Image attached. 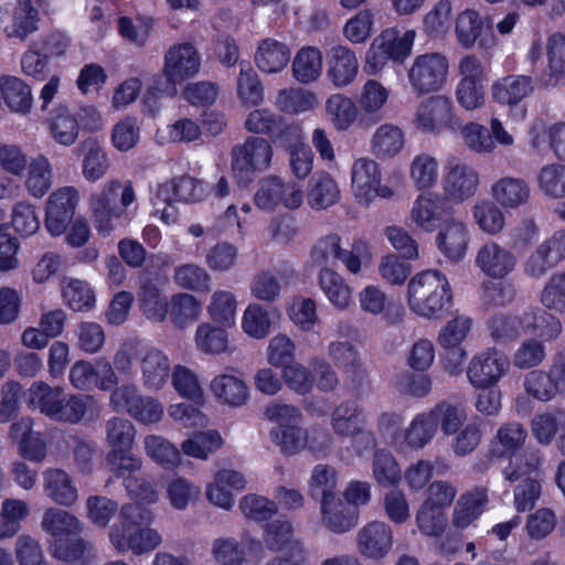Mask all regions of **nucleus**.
I'll return each instance as SVG.
<instances>
[{
    "label": "nucleus",
    "mask_w": 565,
    "mask_h": 565,
    "mask_svg": "<svg viewBox=\"0 0 565 565\" xmlns=\"http://www.w3.org/2000/svg\"><path fill=\"white\" fill-rule=\"evenodd\" d=\"M153 521L154 513L146 507L121 505L117 521L108 531L110 546L119 554L141 556L151 553L163 542L158 530L150 526Z\"/></svg>",
    "instance_id": "nucleus-1"
},
{
    "label": "nucleus",
    "mask_w": 565,
    "mask_h": 565,
    "mask_svg": "<svg viewBox=\"0 0 565 565\" xmlns=\"http://www.w3.org/2000/svg\"><path fill=\"white\" fill-rule=\"evenodd\" d=\"M451 287L438 270H424L415 275L407 286V303L417 316L439 319L450 307Z\"/></svg>",
    "instance_id": "nucleus-2"
},
{
    "label": "nucleus",
    "mask_w": 565,
    "mask_h": 565,
    "mask_svg": "<svg viewBox=\"0 0 565 565\" xmlns=\"http://www.w3.org/2000/svg\"><path fill=\"white\" fill-rule=\"evenodd\" d=\"M89 397L66 394L61 386H50L43 381L34 382L26 394L30 408L39 411L54 422L77 424L86 414Z\"/></svg>",
    "instance_id": "nucleus-3"
},
{
    "label": "nucleus",
    "mask_w": 565,
    "mask_h": 565,
    "mask_svg": "<svg viewBox=\"0 0 565 565\" xmlns=\"http://www.w3.org/2000/svg\"><path fill=\"white\" fill-rule=\"evenodd\" d=\"M136 193L131 182L113 179L89 196V207L97 232L110 235L119 225L126 210L135 202Z\"/></svg>",
    "instance_id": "nucleus-4"
},
{
    "label": "nucleus",
    "mask_w": 565,
    "mask_h": 565,
    "mask_svg": "<svg viewBox=\"0 0 565 565\" xmlns=\"http://www.w3.org/2000/svg\"><path fill=\"white\" fill-rule=\"evenodd\" d=\"M448 68V58L441 53L417 55L406 72L412 92L424 96L440 90L447 81Z\"/></svg>",
    "instance_id": "nucleus-5"
},
{
    "label": "nucleus",
    "mask_w": 565,
    "mask_h": 565,
    "mask_svg": "<svg viewBox=\"0 0 565 565\" xmlns=\"http://www.w3.org/2000/svg\"><path fill=\"white\" fill-rule=\"evenodd\" d=\"M231 157L235 179L241 184H247L255 173L263 172L270 166L273 148L264 138L247 137L243 143L233 147Z\"/></svg>",
    "instance_id": "nucleus-6"
},
{
    "label": "nucleus",
    "mask_w": 565,
    "mask_h": 565,
    "mask_svg": "<svg viewBox=\"0 0 565 565\" xmlns=\"http://www.w3.org/2000/svg\"><path fill=\"white\" fill-rule=\"evenodd\" d=\"M412 124L419 132L435 136L459 127L454 103L445 95L422 100L416 107Z\"/></svg>",
    "instance_id": "nucleus-7"
},
{
    "label": "nucleus",
    "mask_w": 565,
    "mask_h": 565,
    "mask_svg": "<svg viewBox=\"0 0 565 565\" xmlns=\"http://www.w3.org/2000/svg\"><path fill=\"white\" fill-rule=\"evenodd\" d=\"M480 184L478 171L456 156H449L444 164L441 189L444 200L461 204L473 198Z\"/></svg>",
    "instance_id": "nucleus-8"
},
{
    "label": "nucleus",
    "mask_w": 565,
    "mask_h": 565,
    "mask_svg": "<svg viewBox=\"0 0 565 565\" xmlns=\"http://www.w3.org/2000/svg\"><path fill=\"white\" fill-rule=\"evenodd\" d=\"M510 370L507 354L497 348H487L473 355L467 367L469 383L480 390L494 387Z\"/></svg>",
    "instance_id": "nucleus-9"
},
{
    "label": "nucleus",
    "mask_w": 565,
    "mask_h": 565,
    "mask_svg": "<svg viewBox=\"0 0 565 565\" xmlns=\"http://www.w3.org/2000/svg\"><path fill=\"white\" fill-rule=\"evenodd\" d=\"M302 201L301 185L278 177L263 179L254 195L256 206L264 211H274L278 207L296 210Z\"/></svg>",
    "instance_id": "nucleus-10"
},
{
    "label": "nucleus",
    "mask_w": 565,
    "mask_h": 565,
    "mask_svg": "<svg viewBox=\"0 0 565 565\" xmlns=\"http://www.w3.org/2000/svg\"><path fill=\"white\" fill-rule=\"evenodd\" d=\"M201 67V56L195 46L189 42L173 44L164 54L162 72L172 85L171 95L175 94L174 85L195 76Z\"/></svg>",
    "instance_id": "nucleus-11"
},
{
    "label": "nucleus",
    "mask_w": 565,
    "mask_h": 565,
    "mask_svg": "<svg viewBox=\"0 0 565 565\" xmlns=\"http://www.w3.org/2000/svg\"><path fill=\"white\" fill-rule=\"evenodd\" d=\"M518 258L511 249L495 241L488 239L481 244L475 256V266L486 277L502 280L512 274Z\"/></svg>",
    "instance_id": "nucleus-12"
},
{
    "label": "nucleus",
    "mask_w": 565,
    "mask_h": 565,
    "mask_svg": "<svg viewBox=\"0 0 565 565\" xmlns=\"http://www.w3.org/2000/svg\"><path fill=\"white\" fill-rule=\"evenodd\" d=\"M78 200V191L74 186L60 188L49 196L45 227L53 236L64 233L74 216Z\"/></svg>",
    "instance_id": "nucleus-13"
},
{
    "label": "nucleus",
    "mask_w": 565,
    "mask_h": 565,
    "mask_svg": "<svg viewBox=\"0 0 565 565\" xmlns=\"http://www.w3.org/2000/svg\"><path fill=\"white\" fill-rule=\"evenodd\" d=\"M356 541L358 550L363 556L381 559L393 546V531L383 521H372L359 530Z\"/></svg>",
    "instance_id": "nucleus-14"
},
{
    "label": "nucleus",
    "mask_w": 565,
    "mask_h": 565,
    "mask_svg": "<svg viewBox=\"0 0 565 565\" xmlns=\"http://www.w3.org/2000/svg\"><path fill=\"white\" fill-rule=\"evenodd\" d=\"M490 195L504 210H518L529 204L531 186L523 178L503 175L492 182Z\"/></svg>",
    "instance_id": "nucleus-15"
},
{
    "label": "nucleus",
    "mask_w": 565,
    "mask_h": 565,
    "mask_svg": "<svg viewBox=\"0 0 565 565\" xmlns=\"http://www.w3.org/2000/svg\"><path fill=\"white\" fill-rule=\"evenodd\" d=\"M468 242L467 224L455 217L449 218L436 236L437 248L451 263H459L465 258Z\"/></svg>",
    "instance_id": "nucleus-16"
},
{
    "label": "nucleus",
    "mask_w": 565,
    "mask_h": 565,
    "mask_svg": "<svg viewBox=\"0 0 565 565\" xmlns=\"http://www.w3.org/2000/svg\"><path fill=\"white\" fill-rule=\"evenodd\" d=\"M437 433L435 419L430 412L417 414L409 426L393 438V444L397 450L406 451L408 449H422L428 445Z\"/></svg>",
    "instance_id": "nucleus-17"
},
{
    "label": "nucleus",
    "mask_w": 565,
    "mask_h": 565,
    "mask_svg": "<svg viewBox=\"0 0 565 565\" xmlns=\"http://www.w3.org/2000/svg\"><path fill=\"white\" fill-rule=\"evenodd\" d=\"M140 381L145 388L159 391L171 374V363L168 355L158 348L149 345L140 364Z\"/></svg>",
    "instance_id": "nucleus-18"
},
{
    "label": "nucleus",
    "mask_w": 565,
    "mask_h": 565,
    "mask_svg": "<svg viewBox=\"0 0 565 565\" xmlns=\"http://www.w3.org/2000/svg\"><path fill=\"white\" fill-rule=\"evenodd\" d=\"M390 90L380 82L369 79L364 83L358 108L361 110L360 124L367 127L380 122L383 118L381 110L387 103Z\"/></svg>",
    "instance_id": "nucleus-19"
},
{
    "label": "nucleus",
    "mask_w": 565,
    "mask_h": 565,
    "mask_svg": "<svg viewBox=\"0 0 565 565\" xmlns=\"http://www.w3.org/2000/svg\"><path fill=\"white\" fill-rule=\"evenodd\" d=\"M205 195V188L199 180L182 175L160 184L156 198L162 203L201 201Z\"/></svg>",
    "instance_id": "nucleus-20"
},
{
    "label": "nucleus",
    "mask_w": 565,
    "mask_h": 565,
    "mask_svg": "<svg viewBox=\"0 0 565 565\" xmlns=\"http://www.w3.org/2000/svg\"><path fill=\"white\" fill-rule=\"evenodd\" d=\"M10 437L19 441L21 455L31 461H42L46 456L43 435L33 430V419L22 417L10 427Z\"/></svg>",
    "instance_id": "nucleus-21"
},
{
    "label": "nucleus",
    "mask_w": 565,
    "mask_h": 565,
    "mask_svg": "<svg viewBox=\"0 0 565 565\" xmlns=\"http://www.w3.org/2000/svg\"><path fill=\"white\" fill-rule=\"evenodd\" d=\"M365 414L355 402H343L338 405L331 415V427L335 435L341 437H355L364 435L371 438L364 430Z\"/></svg>",
    "instance_id": "nucleus-22"
},
{
    "label": "nucleus",
    "mask_w": 565,
    "mask_h": 565,
    "mask_svg": "<svg viewBox=\"0 0 565 565\" xmlns=\"http://www.w3.org/2000/svg\"><path fill=\"white\" fill-rule=\"evenodd\" d=\"M43 489L47 498L62 507H71L78 500V490L74 480L60 468L44 470Z\"/></svg>",
    "instance_id": "nucleus-23"
},
{
    "label": "nucleus",
    "mask_w": 565,
    "mask_h": 565,
    "mask_svg": "<svg viewBox=\"0 0 565 565\" xmlns=\"http://www.w3.org/2000/svg\"><path fill=\"white\" fill-rule=\"evenodd\" d=\"M380 181V170L374 160L360 158L354 161L351 170V183L353 193L361 203H367L374 198Z\"/></svg>",
    "instance_id": "nucleus-24"
},
{
    "label": "nucleus",
    "mask_w": 565,
    "mask_h": 565,
    "mask_svg": "<svg viewBox=\"0 0 565 565\" xmlns=\"http://www.w3.org/2000/svg\"><path fill=\"white\" fill-rule=\"evenodd\" d=\"M39 20V11L31 0H17L11 18L3 26V32L10 39L24 41L38 30Z\"/></svg>",
    "instance_id": "nucleus-25"
},
{
    "label": "nucleus",
    "mask_w": 565,
    "mask_h": 565,
    "mask_svg": "<svg viewBox=\"0 0 565 565\" xmlns=\"http://www.w3.org/2000/svg\"><path fill=\"white\" fill-rule=\"evenodd\" d=\"M210 390L220 403L232 407L243 406L249 396L244 380L233 373L216 375L210 383Z\"/></svg>",
    "instance_id": "nucleus-26"
},
{
    "label": "nucleus",
    "mask_w": 565,
    "mask_h": 565,
    "mask_svg": "<svg viewBox=\"0 0 565 565\" xmlns=\"http://www.w3.org/2000/svg\"><path fill=\"white\" fill-rule=\"evenodd\" d=\"M358 58L354 52L344 45H337L330 51L328 76L337 87H344L353 82L358 74Z\"/></svg>",
    "instance_id": "nucleus-27"
},
{
    "label": "nucleus",
    "mask_w": 565,
    "mask_h": 565,
    "mask_svg": "<svg viewBox=\"0 0 565 565\" xmlns=\"http://www.w3.org/2000/svg\"><path fill=\"white\" fill-rule=\"evenodd\" d=\"M546 70L539 81L544 86H555L565 78V35L554 33L547 38L545 44Z\"/></svg>",
    "instance_id": "nucleus-28"
},
{
    "label": "nucleus",
    "mask_w": 565,
    "mask_h": 565,
    "mask_svg": "<svg viewBox=\"0 0 565 565\" xmlns=\"http://www.w3.org/2000/svg\"><path fill=\"white\" fill-rule=\"evenodd\" d=\"M320 504L322 523L331 532L345 533L358 524V516L339 495L321 500Z\"/></svg>",
    "instance_id": "nucleus-29"
},
{
    "label": "nucleus",
    "mask_w": 565,
    "mask_h": 565,
    "mask_svg": "<svg viewBox=\"0 0 565 565\" xmlns=\"http://www.w3.org/2000/svg\"><path fill=\"white\" fill-rule=\"evenodd\" d=\"M521 319V330L537 334L546 341L555 340L562 332V323L552 313L535 307L525 309Z\"/></svg>",
    "instance_id": "nucleus-30"
},
{
    "label": "nucleus",
    "mask_w": 565,
    "mask_h": 565,
    "mask_svg": "<svg viewBox=\"0 0 565 565\" xmlns=\"http://www.w3.org/2000/svg\"><path fill=\"white\" fill-rule=\"evenodd\" d=\"M319 287L338 310L344 311L352 305V288L345 279L330 267H322L318 275Z\"/></svg>",
    "instance_id": "nucleus-31"
},
{
    "label": "nucleus",
    "mask_w": 565,
    "mask_h": 565,
    "mask_svg": "<svg viewBox=\"0 0 565 565\" xmlns=\"http://www.w3.org/2000/svg\"><path fill=\"white\" fill-rule=\"evenodd\" d=\"M41 529L53 540H62L63 536H77L83 530V523L73 513L52 507L44 511Z\"/></svg>",
    "instance_id": "nucleus-32"
},
{
    "label": "nucleus",
    "mask_w": 565,
    "mask_h": 565,
    "mask_svg": "<svg viewBox=\"0 0 565 565\" xmlns=\"http://www.w3.org/2000/svg\"><path fill=\"white\" fill-rule=\"evenodd\" d=\"M443 215V202L437 194L427 193L414 201L409 218L422 231L431 233L437 227Z\"/></svg>",
    "instance_id": "nucleus-33"
},
{
    "label": "nucleus",
    "mask_w": 565,
    "mask_h": 565,
    "mask_svg": "<svg viewBox=\"0 0 565 565\" xmlns=\"http://www.w3.org/2000/svg\"><path fill=\"white\" fill-rule=\"evenodd\" d=\"M340 199V190L334 179L327 172H316L308 182L307 200L313 210H324Z\"/></svg>",
    "instance_id": "nucleus-34"
},
{
    "label": "nucleus",
    "mask_w": 565,
    "mask_h": 565,
    "mask_svg": "<svg viewBox=\"0 0 565 565\" xmlns=\"http://www.w3.org/2000/svg\"><path fill=\"white\" fill-rule=\"evenodd\" d=\"M531 434L539 445L550 446L558 431L565 429V408L537 413L530 423Z\"/></svg>",
    "instance_id": "nucleus-35"
},
{
    "label": "nucleus",
    "mask_w": 565,
    "mask_h": 565,
    "mask_svg": "<svg viewBox=\"0 0 565 565\" xmlns=\"http://www.w3.org/2000/svg\"><path fill=\"white\" fill-rule=\"evenodd\" d=\"M289 47L277 40H263L255 53L256 66L264 73L274 74L282 71L290 61Z\"/></svg>",
    "instance_id": "nucleus-36"
},
{
    "label": "nucleus",
    "mask_w": 565,
    "mask_h": 565,
    "mask_svg": "<svg viewBox=\"0 0 565 565\" xmlns=\"http://www.w3.org/2000/svg\"><path fill=\"white\" fill-rule=\"evenodd\" d=\"M138 301L140 310L149 320L163 322L167 319L170 300L150 279L140 284Z\"/></svg>",
    "instance_id": "nucleus-37"
},
{
    "label": "nucleus",
    "mask_w": 565,
    "mask_h": 565,
    "mask_svg": "<svg viewBox=\"0 0 565 565\" xmlns=\"http://www.w3.org/2000/svg\"><path fill=\"white\" fill-rule=\"evenodd\" d=\"M532 79L524 75H509L491 87L492 98L502 105H515L532 92Z\"/></svg>",
    "instance_id": "nucleus-38"
},
{
    "label": "nucleus",
    "mask_w": 565,
    "mask_h": 565,
    "mask_svg": "<svg viewBox=\"0 0 565 565\" xmlns=\"http://www.w3.org/2000/svg\"><path fill=\"white\" fill-rule=\"evenodd\" d=\"M202 306L195 296L188 292L172 295L169 303L168 315L171 323L183 330L199 320Z\"/></svg>",
    "instance_id": "nucleus-39"
},
{
    "label": "nucleus",
    "mask_w": 565,
    "mask_h": 565,
    "mask_svg": "<svg viewBox=\"0 0 565 565\" xmlns=\"http://www.w3.org/2000/svg\"><path fill=\"white\" fill-rule=\"evenodd\" d=\"M173 282L181 289L206 294L212 289V276L196 263H184L174 267Z\"/></svg>",
    "instance_id": "nucleus-40"
},
{
    "label": "nucleus",
    "mask_w": 565,
    "mask_h": 565,
    "mask_svg": "<svg viewBox=\"0 0 565 565\" xmlns=\"http://www.w3.org/2000/svg\"><path fill=\"white\" fill-rule=\"evenodd\" d=\"M276 108L286 114H301L316 109L319 98L312 90L289 87L280 89L274 102Z\"/></svg>",
    "instance_id": "nucleus-41"
},
{
    "label": "nucleus",
    "mask_w": 565,
    "mask_h": 565,
    "mask_svg": "<svg viewBox=\"0 0 565 565\" xmlns=\"http://www.w3.org/2000/svg\"><path fill=\"white\" fill-rule=\"evenodd\" d=\"M326 114L338 131L348 130L358 119L359 108L352 98L337 93L328 97Z\"/></svg>",
    "instance_id": "nucleus-42"
},
{
    "label": "nucleus",
    "mask_w": 565,
    "mask_h": 565,
    "mask_svg": "<svg viewBox=\"0 0 565 565\" xmlns=\"http://www.w3.org/2000/svg\"><path fill=\"white\" fill-rule=\"evenodd\" d=\"M488 502V492L484 488L477 487L462 494L458 500L452 514V522L457 527H467L483 511Z\"/></svg>",
    "instance_id": "nucleus-43"
},
{
    "label": "nucleus",
    "mask_w": 565,
    "mask_h": 565,
    "mask_svg": "<svg viewBox=\"0 0 565 565\" xmlns=\"http://www.w3.org/2000/svg\"><path fill=\"white\" fill-rule=\"evenodd\" d=\"M28 173L24 186L34 198L44 196L53 184V170L50 160L44 156H38L28 162Z\"/></svg>",
    "instance_id": "nucleus-44"
},
{
    "label": "nucleus",
    "mask_w": 565,
    "mask_h": 565,
    "mask_svg": "<svg viewBox=\"0 0 565 565\" xmlns=\"http://www.w3.org/2000/svg\"><path fill=\"white\" fill-rule=\"evenodd\" d=\"M292 75L301 84L316 82L322 73V54L319 49L306 46L300 49L292 61Z\"/></svg>",
    "instance_id": "nucleus-45"
},
{
    "label": "nucleus",
    "mask_w": 565,
    "mask_h": 565,
    "mask_svg": "<svg viewBox=\"0 0 565 565\" xmlns=\"http://www.w3.org/2000/svg\"><path fill=\"white\" fill-rule=\"evenodd\" d=\"M503 210L494 200H481L472 207L473 221L483 233L491 236L498 235L505 227Z\"/></svg>",
    "instance_id": "nucleus-46"
},
{
    "label": "nucleus",
    "mask_w": 565,
    "mask_h": 565,
    "mask_svg": "<svg viewBox=\"0 0 565 565\" xmlns=\"http://www.w3.org/2000/svg\"><path fill=\"white\" fill-rule=\"evenodd\" d=\"M403 130L393 124H383L374 132L371 146L372 152L379 158H392L404 147Z\"/></svg>",
    "instance_id": "nucleus-47"
},
{
    "label": "nucleus",
    "mask_w": 565,
    "mask_h": 565,
    "mask_svg": "<svg viewBox=\"0 0 565 565\" xmlns=\"http://www.w3.org/2000/svg\"><path fill=\"white\" fill-rule=\"evenodd\" d=\"M327 355L335 367L347 374H356L362 367L359 351L350 340L330 341L327 347Z\"/></svg>",
    "instance_id": "nucleus-48"
},
{
    "label": "nucleus",
    "mask_w": 565,
    "mask_h": 565,
    "mask_svg": "<svg viewBox=\"0 0 565 565\" xmlns=\"http://www.w3.org/2000/svg\"><path fill=\"white\" fill-rule=\"evenodd\" d=\"M415 38L414 30H407L401 35L396 29H386L376 40L390 60L404 61L412 53Z\"/></svg>",
    "instance_id": "nucleus-49"
},
{
    "label": "nucleus",
    "mask_w": 565,
    "mask_h": 565,
    "mask_svg": "<svg viewBox=\"0 0 565 565\" xmlns=\"http://www.w3.org/2000/svg\"><path fill=\"white\" fill-rule=\"evenodd\" d=\"M194 342L196 349L205 354L224 353L230 344L227 331L210 322H203L198 326Z\"/></svg>",
    "instance_id": "nucleus-50"
},
{
    "label": "nucleus",
    "mask_w": 565,
    "mask_h": 565,
    "mask_svg": "<svg viewBox=\"0 0 565 565\" xmlns=\"http://www.w3.org/2000/svg\"><path fill=\"white\" fill-rule=\"evenodd\" d=\"M142 459L130 451V448L110 449L106 455V466L117 479L126 480L142 469Z\"/></svg>",
    "instance_id": "nucleus-51"
},
{
    "label": "nucleus",
    "mask_w": 565,
    "mask_h": 565,
    "mask_svg": "<svg viewBox=\"0 0 565 565\" xmlns=\"http://www.w3.org/2000/svg\"><path fill=\"white\" fill-rule=\"evenodd\" d=\"M146 455L164 469L180 465V450L167 438L160 435H148L143 439Z\"/></svg>",
    "instance_id": "nucleus-52"
},
{
    "label": "nucleus",
    "mask_w": 565,
    "mask_h": 565,
    "mask_svg": "<svg viewBox=\"0 0 565 565\" xmlns=\"http://www.w3.org/2000/svg\"><path fill=\"white\" fill-rule=\"evenodd\" d=\"M0 89L9 108L15 113L25 114L32 105L31 88L19 77L2 76Z\"/></svg>",
    "instance_id": "nucleus-53"
},
{
    "label": "nucleus",
    "mask_w": 565,
    "mask_h": 565,
    "mask_svg": "<svg viewBox=\"0 0 565 565\" xmlns=\"http://www.w3.org/2000/svg\"><path fill=\"white\" fill-rule=\"evenodd\" d=\"M439 162L428 152L416 154L409 164V177L420 190L433 188L438 179Z\"/></svg>",
    "instance_id": "nucleus-54"
},
{
    "label": "nucleus",
    "mask_w": 565,
    "mask_h": 565,
    "mask_svg": "<svg viewBox=\"0 0 565 565\" xmlns=\"http://www.w3.org/2000/svg\"><path fill=\"white\" fill-rule=\"evenodd\" d=\"M482 30L483 21L478 11L466 9L457 15L455 35L463 49L473 47Z\"/></svg>",
    "instance_id": "nucleus-55"
},
{
    "label": "nucleus",
    "mask_w": 565,
    "mask_h": 565,
    "mask_svg": "<svg viewBox=\"0 0 565 565\" xmlns=\"http://www.w3.org/2000/svg\"><path fill=\"white\" fill-rule=\"evenodd\" d=\"M237 78V96L244 106H258L264 100V87L257 73L247 63H242Z\"/></svg>",
    "instance_id": "nucleus-56"
},
{
    "label": "nucleus",
    "mask_w": 565,
    "mask_h": 565,
    "mask_svg": "<svg viewBox=\"0 0 565 565\" xmlns=\"http://www.w3.org/2000/svg\"><path fill=\"white\" fill-rule=\"evenodd\" d=\"M148 347V344L137 339H128L121 342L113 358L117 372L127 377L132 376L135 374L134 361L140 364Z\"/></svg>",
    "instance_id": "nucleus-57"
},
{
    "label": "nucleus",
    "mask_w": 565,
    "mask_h": 565,
    "mask_svg": "<svg viewBox=\"0 0 565 565\" xmlns=\"http://www.w3.org/2000/svg\"><path fill=\"white\" fill-rule=\"evenodd\" d=\"M50 131L56 142L71 146L78 137L79 125L76 117L67 108L60 107L50 119Z\"/></svg>",
    "instance_id": "nucleus-58"
},
{
    "label": "nucleus",
    "mask_w": 565,
    "mask_h": 565,
    "mask_svg": "<svg viewBox=\"0 0 565 565\" xmlns=\"http://www.w3.org/2000/svg\"><path fill=\"white\" fill-rule=\"evenodd\" d=\"M236 305V298L232 291L218 289L212 294L206 310L214 322L231 327L235 322Z\"/></svg>",
    "instance_id": "nucleus-59"
},
{
    "label": "nucleus",
    "mask_w": 565,
    "mask_h": 565,
    "mask_svg": "<svg viewBox=\"0 0 565 565\" xmlns=\"http://www.w3.org/2000/svg\"><path fill=\"white\" fill-rule=\"evenodd\" d=\"M546 359V349L542 340L530 338L523 340L512 354V364L519 370L540 366Z\"/></svg>",
    "instance_id": "nucleus-60"
},
{
    "label": "nucleus",
    "mask_w": 565,
    "mask_h": 565,
    "mask_svg": "<svg viewBox=\"0 0 565 565\" xmlns=\"http://www.w3.org/2000/svg\"><path fill=\"white\" fill-rule=\"evenodd\" d=\"M271 440L278 445L282 452L294 455L305 449L309 443V434L300 424L288 427H274L270 430Z\"/></svg>",
    "instance_id": "nucleus-61"
},
{
    "label": "nucleus",
    "mask_w": 565,
    "mask_h": 565,
    "mask_svg": "<svg viewBox=\"0 0 565 565\" xmlns=\"http://www.w3.org/2000/svg\"><path fill=\"white\" fill-rule=\"evenodd\" d=\"M541 192L552 199L565 198V164L550 163L543 166L536 177Z\"/></svg>",
    "instance_id": "nucleus-62"
},
{
    "label": "nucleus",
    "mask_w": 565,
    "mask_h": 565,
    "mask_svg": "<svg viewBox=\"0 0 565 565\" xmlns=\"http://www.w3.org/2000/svg\"><path fill=\"white\" fill-rule=\"evenodd\" d=\"M247 131L255 135L276 136L284 131V118L267 108L252 110L245 120Z\"/></svg>",
    "instance_id": "nucleus-63"
},
{
    "label": "nucleus",
    "mask_w": 565,
    "mask_h": 565,
    "mask_svg": "<svg viewBox=\"0 0 565 565\" xmlns=\"http://www.w3.org/2000/svg\"><path fill=\"white\" fill-rule=\"evenodd\" d=\"M540 301L546 309L565 315V273H555L547 279Z\"/></svg>",
    "instance_id": "nucleus-64"
}]
</instances>
